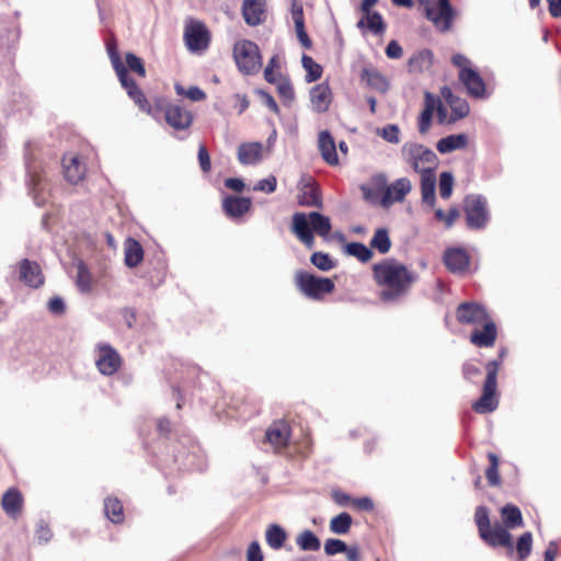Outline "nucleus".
I'll list each match as a JSON object with an SVG mask.
<instances>
[{
    "label": "nucleus",
    "instance_id": "1",
    "mask_svg": "<svg viewBox=\"0 0 561 561\" xmlns=\"http://www.w3.org/2000/svg\"><path fill=\"white\" fill-rule=\"evenodd\" d=\"M374 276L382 287L380 298L383 301H394L405 295L416 276L403 264L394 260H385L374 265Z\"/></svg>",
    "mask_w": 561,
    "mask_h": 561
},
{
    "label": "nucleus",
    "instance_id": "26",
    "mask_svg": "<svg viewBox=\"0 0 561 561\" xmlns=\"http://www.w3.org/2000/svg\"><path fill=\"white\" fill-rule=\"evenodd\" d=\"M20 278L30 287L37 288L44 283V276L37 263L23 260L20 264Z\"/></svg>",
    "mask_w": 561,
    "mask_h": 561
},
{
    "label": "nucleus",
    "instance_id": "17",
    "mask_svg": "<svg viewBox=\"0 0 561 561\" xmlns=\"http://www.w3.org/2000/svg\"><path fill=\"white\" fill-rule=\"evenodd\" d=\"M444 263L451 273L461 274L468 270L470 259L466 250L450 248L444 253Z\"/></svg>",
    "mask_w": 561,
    "mask_h": 561
},
{
    "label": "nucleus",
    "instance_id": "42",
    "mask_svg": "<svg viewBox=\"0 0 561 561\" xmlns=\"http://www.w3.org/2000/svg\"><path fill=\"white\" fill-rule=\"evenodd\" d=\"M346 253L348 255L357 257L360 262H368L373 257V251L370 248L359 242H351L346 245Z\"/></svg>",
    "mask_w": 561,
    "mask_h": 561
},
{
    "label": "nucleus",
    "instance_id": "55",
    "mask_svg": "<svg viewBox=\"0 0 561 561\" xmlns=\"http://www.w3.org/2000/svg\"><path fill=\"white\" fill-rule=\"evenodd\" d=\"M126 64L128 68L139 75L140 77H145L146 69L140 58H138L136 55L128 53L126 55Z\"/></svg>",
    "mask_w": 561,
    "mask_h": 561
},
{
    "label": "nucleus",
    "instance_id": "35",
    "mask_svg": "<svg viewBox=\"0 0 561 561\" xmlns=\"http://www.w3.org/2000/svg\"><path fill=\"white\" fill-rule=\"evenodd\" d=\"M358 28L367 27L375 34H380L385 31V23L382 16L378 12H368L357 22Z\"/></svg>",
    "mask_w": 561,
    "mask_h": 561
},
{
    "label": "nucleus",
    "instance_id": "30",
    "mask_svg": "<svg viewBox=\"0 0 561 561\" xmlns=\"http://www.w3.org/2000/svg\"><path fill=\"white\" fill-rule=\"evenodd\" d=\"M468 144V137L465 134L449 135L439 139L436 144L438 152L446 154L455 150L463 149Z\"/></svg>",
    "mask_w": 561,
    "mask_h": 561
},
{
    "label": "nucleus",
    "instance_id": "6",
    "mask_svg": "<svg viewBox=\"0 0 561 561\" xmlns=\"http://www.w3.org/2000/svg\"><path fill=\"white\" fill-rule=\"evenodd\" d=\"M295 284L304 296L313 300H321L325 295L331 294L335 287L332 279L314 276L302 271L295 274Z\"/></svg>",
    "mask_w": 561,
    "mask_h": 561
},
{
    "label": "nucleus",
    "instance_id": "49",
    "mask_svg": "<svg viewBox=\"0 0 561 561\" xmlns=\"http://www.w3.org/2000/svg\"><path fill=\"white\" fill-rule=\"evenodd\" d=\"M311 263L321 271H330L335 266L334 261L329 254L323 252H314L310 257Z\"/></svg>",
    "mask_w": 561,
    "mask_h": 561
},
{
    "label": "nucleus",
    "instance_id": "18",
    "mask_svg": "<svg viewBox=\"0 0 561 561\" xmlns=\"http://www.w3.org/2000/svg\"><path fill=\"white\" fill-rule=\"evenodd\" d=\"M62 169L66 180L71 184L79 183L85 174V165L76 153H67L62 158Z\"/></svg>",
    "mask_w": 561,
    "mask_h": 561
},
{
    "label": "nucleus",
    "instance_id": "38",
    "mask_svg": "<svg viewBox=\"0 0 561 561\" xmlns=\"http://www.w3.org/2000/svg\"><path fill=\"white\" fill-rule=\"evenodd\" d=\"M363 79L377 91L386 92L389 88L387 78L375 69H365Z\"/></svg>",
    "mask_w": 561,
    "mask_h": 561
},
{
    "label": "nucleus",
    "instance_id": "41",
    "mask_svg": "<svg viewBox=\"0 0 561 561\" xmlns=\"http://www.w3.org/2000/svg\"><path fill=\"white\" fill-rule=\"evenodd\" d=\"M104 511L107 518L113 523H121L123 520V505L119 500L107 497L104 501Z\"/></svg>",
    "mask_w": 561,
    "mask_h": 561
},
{
    "label": "nucleus",
    "instance_id": "64",
    "mask_svg": "<svg viewBox=\"0 0 561 561\" xmlns=\"http://www.w3.org/2000/svg\"><path fill=\"white\" fill-rule=\"evenodd\" d=\"M551 16L561 18V0H547Z\"/></svg>",
    "mask_w": 561,
    "mask_h": 561
},
{
    "label": "nucleus",
    "instance_id": "61",
    "mask_svg": "<svg viewBox=\"0 0 561 561\" xmlns=\"http://www.w3.org/2000/svg\"><path fill=\"white\" fill-rule=\"evenodd\" d=\"M198 161L204 172H208L210 170V158L205 146H199L198 148Z\"/></svg>",
    "mask_w": 561,
    "mask_h": 561
},
{
    "label": "nucleus",
    "instance_id": "54",
    "mask_svg": "<svg viewBox=\"0 0 561 561\" xmlns=\"http://www.w3.org/2000/svg\"><path fill=\"white\" fill-rule=\"evenodd\" d=\"M533 536L530 533L523 534L517 541V552L524 560L531 551Z\"/></svg>",
    "mask_w": 561,
    "mask_h": 561
},
{
    "label": "nucleus",
    "instance_id": "15",
    "mask_svg": "<svg viewBox=\"0 0 561 561\" xmlns=\"http://www.w3.org/2000/svg\"><path fill=\"white\" fill-rule=\"evenodd\" d=\"M412 184L407 178H400L390 185H388L381 197V205L386 208L390 207L396 202L404 199L405 195L411 192Z\"/></svg>",
    "mask_w": 561,
    "mask_h": 561
},
{
    "label": "nucleus",
    "instance_id": "11",
    "mask_svg": "<svg viewBox=\"0 0 561 561\" xmlns=\"http://www.w3.org/2000/svg\"><path fill=\"white\" fill-rule=\"evenodd\" d=\"M209 33L206 26L196 20H188L184 28V41L190 51L205 50L209 45Z\"/></svg>",
    "mask_w": 561,
    "mask_h": 561
},
{
    "label": "nucleus",
    "instance_id": "10",
    "mask_svg": "<svg viewBox=\"0 0 561 561\" xmlns=\"http://www.w3.org/2000/svg\"><path fill=\"white\" fill-rule=\"evenodd\" d=\"M465 213L467 225L470 229H482L485 227L489 216L486 202L482 196H468L465 201Z\"/></svg>",
    "mask_w": 561,
    "mask_h": 561
},
{
    "label": "nucleus",
    "instance_id": "47",
    "mask_svg": "<svg viewBox=\"0 0 561 561\" xmlns=\"http://www.w3.org/2000/svg\"><path fill=\"white\" fill-rule=\"evenodd\" d=\"M277 92L285 103H291L295 98L294 89L291 83L286 78H278L275 82Z\"/></svg>",
    "mask_w": 561,
    "mask_h": 561
},
{
    "label": "nucleus",
    "instance_id": "62",
    "mask_svg": "<svg viewBox=\"0 0 561 561\" xmlns=\"http://www.w3.org/2000/svg\"><path fill=\"white\" fill-rule=\"evenodd\" d=\"M257 93L261 95L264 104L272 111L274 112L275 114H278L279 113V107L277 105V103L275 102V100L273 99V96L263 91V90H259Z\"/></svg>",
    "mask_w": 561,
    "mask_h": 561
},
{
    "label": "nucleus",
    "instance_id": "46",
    "mask_svg": "<svg viewBox=\"0 0 561 561\" xmlns=\"http://www.w3.org/2000/svg\"><path fill=\"white\" fill-rule=\"evenodd\" d=\"M290 15L295 25V32L305 31L304 8L298 0H293Z\"/></svg>",
    "mask_w": 561,
    "mask_h": 561
},
{
    "label": "nucleus",
    "instance_id": "4",
    "mask_svg": "<svg viewBox=\"0 0 561 561\" xmlns=\"http://www.w3.org/2000/svg\"><path fill=\"white\" fill-rule=\"evenodd\" d=\"M107 51H108L113 68L115 69L116 75L119 79V82L122 83L124 89L127 91V94L129 95V98L133 99L135 104L142 112H146L147 114L152 115V108H151L150 104L148 103L145 94L138 88L136 82L128 76L127 69L122 64L121 58L116 51L115 45L108 44Z\"/></svg>",
    "mask_w": 561,
    "mask_h": 561
},
{
    "label": "nucleus",
    "instance_id": "37",
    "mask_svg": "<svg viewBox=\"0 0 561 561\" xmlns=\"http://www.w3.org/2000/svg\"><path fill=\"white\" fill-rule=\"evenodd\" d=\"M370 248L377 250L380 254H386L390 251L391 240L386 228H378L375 231L370 240Z\"/></svg>",
    "mask_w": 561,
    "mask_h": 561
},
{
    "label": "nucleus",
    "instance_id": "12",
    "mask_svg": "<svg viewBox=\"0 0 561 561\" xmlns=\"http://www.w3.org/2000/svg\"><path fill=\"white\" fill-rule=\"evenodd\" d=\"M121 364L119 354L111 345L103 343L96 346L95 365L102 375H114L121 367Z\"/></svg>",
    "mask_w": 561,
    "mask_h": 561
},
{
    "label": "nucleus",
    "instance_id": "27",
    "mask_svg": "<svg viewBox=\"0 0 561 561\" xmlns=\"http://www.w3.org/2000/svg\"><path fill=\"white\" fill-rule=\"evenodd\" d=\"M263 145L261 142H245L238 148V160L241 164H256L263 159Z\"/></svg>",
    "mask_w": 561,
    "mask_h": 561
},
{
    "label": "nucleus",
    "instance_id": "57",
    "mask_svg": "<svg viewBox=\"0 0 561 561\" xmlns=\"http://www.w3.org/2000/svg\"><path fill=\"white\" fill-rule=\"evenodd\" d=\"M458 216L459 213L456 208L450 209L448 214H445L440 208L435 210L436 219L444 221L447 228H450L455 224Z\"/></svg>",
    "mask_w": 561,
    "mask_h": 561
},
{
    "label": "nucleus",
    "instance_id": "28",
    "mask_svg": "<svg viewBox=\"0 0 561 561\" xmlns=\"http://www.w3.org/2000/svg\"><path fill=\"white\" fill-rule=\"evenodd\" d=\"M251 204L248 197L228 196L222 202V208L229 217L238 218L250 209Z\"/></svg>",
    "mask_w": 561,
    "mask_h": 561
},
{
    "label": "nucleus",
    "instance_id": "60",
    "mask_svg": "<svg viewBox=\"0 0 561 561\" xmlns=\"http://www.w3.org/2000/svg\"><path fill=\"white\" fill-rule=\"evenodd\" d=\"M386 55L390 59H399L403 55V49L397 41H391L386 47Z\"/></svg>",
    "mask_w": 561,
    "mask_h": 561
},
{
    "label": "nucleus",
    "instance_id": "33",
    "mask_svg": "<svg viewBox=\"0 0 561 561\" xmlns=\"http://www.w3.org/2000/svg\"><path fill=\"white\" fill-rule=\"evenodd\" d=\"M501 516L503 525L506 528L514 529L523 525V516L520 510L513 505L507 504L501 508Z\"/></svg>",
    "mask_w": 561,
    "mask_h": 561
},
{
    "label": "nucleus",
    "instance_id": "22",
    "mask_svg": "<svg viewBox=\"0 0 561 561\" xmlns=\"http://www.w3.org/2000/svg\"><path fill=\"white\" fill-rule=\"evenodd\" d=\"M495 340L496 327L492 319L479 327H476L474 331L470 336L471 343L479 347L493 346Z\"/></svg>",
    "mask_w": 561,
    "mask_h": 561
},
{
    "label": "nucleus",
    "instance_id": "23",
    "mask_svg": "<svg viewBox=\"0 0 561 561\" xmlns=\"http://www.w3.org/2000/svg\"><path fill=\"white\" fill-rule=\"evenodd\" d=\"M440 94L451 108L449 122H456L468 115L470 108L466 100L455 96L448 87H444Z\"/></svg>",
    "mask_w": 561,
    "mask_h": 561
},
{
    "label": "nucleus",
    "instance_id": "25",
    "mask_svg": "<svg viewBox=\"0 0 561 561\" xmlns=\"http://www.w3.org/2000/svg\"><path fill=\"white\" fill-rule=\"evenodd\" d=\"M318 147L323 160L328 164L336 165L339 163L336 145L332 135L328 130H322L319 133Z\"/></svg>",
    "mask_w": 561,
    "mask_h": 561
},
{
    "label": "nucleus",
    "instance_id": "24",
    "mask_svg": "<svg viewBox=\"0 0 561 561\" xmlns=\"http://www.w3.org/2000/svg\"><path fill=\"white\" fill-rule=\"evenodd\" d=\"M481 538L491 546L512 548V535L504 525L499 523L491 526Z\"/></svg>",
    "mask_w": 561,
    "mask_h": 561
},
{
    "label": "nucleus",
    "instance_id": "43",
    "mask_svg": "<svg viewBox=\"0 0 561 561\" xmlns=\"http://www.w3.org/2000/svg\"><path fill=\"white\" fill-rule=\"evenodd\" d=\"M301 64L304 69L307 71V82H313L320 79L322 75V67L319 64H317L310 56L302 55Z\"/></svg>",
    "mask_w": 561,
    "mask_h": 561
},
{
    "label": "nucleus",
    "instance_id": "3",
    "mask_svg": "<svg viewBox=\"0 0 561 561\" xmlns=\"http://www.w3.org/2000/svg\"><path fill=\"white\" fill-rule=\"evenodd\" d=\"M397 7L412 8L413 0H391ZM423 5L426 18L442 32L450 28L453 20L456 15L449 0H419Z\"/></svg>",
    "mask_w": 561,
    "mask_h": 561
},
{
    "label": "nucleus",
    "instance_id": "44",
    "mask_svg": "<svg viewBox=\"0 0 561 561\" xmlns=\"http://www.w3.org/2000/svg\"><path fill=\"white\" fill-rule=\"evenodd\" d=\"M370 183L373 185V188L367 184L362 185V191H363L366 199L373 198L374 190H380V191L385 192L386 187L388 186L387 185V176L381 173L374 175L370 180Z\"/></svg>",
    "mask_w": 561,
    "mask_h": 561
},
{
    "label": "nucleus",
    "instance_id": "9",
    "mask_svg": "<svg viewBox=\"0 0 561 561\" xmlns=\"http://www.w3.org/2000/svg\"><path fill=\"white\" fill-rule=\"evenodd\" d=\"M453 64L459 68V79L466 87L468 93L474 98H484V81L481 76L471 68L470 60L461 54H456L453 56Z\"/></svg>",
    "mask_w": 561,
    "mask_h": 561
},
{
    "label": "nucleus",
    "instance_id": "52",
    "mask_svg": "<svg viewBox=\"0 0 561 561\" xmlns=\"http://www.w3.org/2000/svg\"><path fill=\"white\" fill-rule=\"evenodd\" d=\"M474 518L479 528V534L482 536L491 527L488 510L484 506H479L476 510Z\"/></svg>",
    "mask_w": 561,
    "mask_h": 561
},
{
    "label": "nucleus",
    "instance_id": "59",
    "mask_svg": "<svg viewBox=\"0 0 561 561\" xmlns=\"http://www.w3.org/2000/svg\"><path fill=\"white\" fill-rule=\"evenodd\" d=\"M247 561H263V554L259 542L253 541L247 550Z\"/></svg>",
    "mask_w": 561,
    "mask_h": 561
},
{
    "label": "nucleus",
    "instance_id": "63",
    "mask_svg": "<svg viewBox=\"0 0 561 561\" xmlns=\"http://www.w3.org/2000/svg\"><path fill=\"white\" fill-rule=\"evenodd\" d=\"M48 309L51 313L60 314L65 311V302L60 297H54L48 302Z\"/></svg>",
    "mask_w": 561,
    "mask_h": 561
},
{
    "label": "nucleus",
    "instance_id": "16",
    "mask_svg": "<svg viewBox=\"0 0 561 561\" xmlns=\"http://www.w3.org/2000/svg\"><path fill=\"white\" fill-rule=\"evenodd\" d=\"M290 437V427L285 421L274 422L265 433L266 442L275 449L284 448Z\"/></svg>",
    "mask_w": 561,
    "mask_h": 561
},
{
    "label": "nucleus",
    "instance_id": "2",
    "mask_svg": "<svg viewBox=\"0 0 561 561\" xmlns=\"http://www.w3.org/2000/svg\"><path fill=\"white\" fill-rule=\"evenodd\" d=\"M331 228V219L318 211L295 213L291 218L293 233L309 249L314 244V234L328 239Z\"/></svg>",
    "mask_w": 561,
    "mask_h": 561
},
{
    "label": "nucleus",
    "instance_id": "32",
    "mask_svg": "<svg viewBox=\"0 0 561 561\" xmlns=\"http://www.w3.org/2000/svg\"><path fill=\"white\" fill-rule=\"evenodd\" d=\"M436 104L437 98L428 92L425 93V106L419 117V131L421 134L428 131Z\"/></svg>",
    "mask_w": 561,
    "mask_h": 561
},
{
    "label": "nucleus",
    "instance_id": "7",
    "mask_svg": "<svg viewBox=\"0 0 561 561\" xmlns=\"http://www.w3.org/2000/svg\"><path fill=\"white\" fill-rule=\"evenodd\" d=\"M500 362L492 360L486 365V379L483 386V393L481 398L472 404L476 412L484 414L493 412L499 404L496 397L497 388V371Z\"/></svg>",
    "mask_w": 561,
    "mask_h": 561
},
{
    "label": "nucleus",
    "instance_id": "40",
    "mask_svg": "<svg viewBox=\"0 0 561 561\" xmlns=\"http://www.w3.org/2000/svg\"><path fill=\"white\" fill-rule=\"evenodd\" d=\"M352 523V516L343 512L330 520V531L335 535H346L351 529Z\"/></svg>",
    "mask_w": 561,
    "mask_h": 561
},
{
    "label": "nucleus",
    "instance_id": "45",
    "mask_svg": "<svg viewBox=\"0 0 561 561\" xmlns=\"http://www.w3.org/2000/svg\"><path fill=\"white\" fill-rule=\"evenodd\" d=\"M76 280L77 286L82 293H88L91 289V275L82 262L77 264Z\"/></svg>",
    "mask_w": 561,
    "mask_h": 561
},
{
    "label": "nucleus",
    "instance_id": "13",
    "mask_svg": "<svg viewBox=\"0 0 561 561\" xmlns=\"http://www.w3.org/2000/svg\"><path fill=\"white\" fill-rule=\"evenodd\" d=\"M456 317L460 323L471 324L474 328L491 320L486 310L476 302L460 304L457 308Z\"/></svg>",
    "mask_w": 561,
    "mask_h": 561
},
{
    "label": "nucleus",
    "instance_id": "51",
    "mask_svg": "<svg viewBox=\"0 0 561 561\" xmlns=\"http://www.w3.org/2000/svg\"><path fill=\"white\" fill-rule=\"evenodd\" d=\"M454 176L449 172H443L439 178V194L442 198H449L453 193Z\"/></svg>",
    "mask_w": 561,
    "mask_h": 561
},
{
    "label": "nucleus",
    "instance_id": "31",
    "mask_svg": "<svg viewBox=\"0 0 561 561\" xmlns=\"http://www.w3.org/2000/svg\"><path fill=\"white\" fill-rule=\"evenodd\" d=\"M435 187H436V176L435 170H431L428 172L421 173V191H422V199L424 203L430 206L435 205Z\"/></svg>",
    "mask_w": 561,
    "mask_h": 561
},
{
    "label": "nucleus",
    "instance_id": "53",
    "mask_svg": "<svg viewBox=\"0 0 561 561\" xmlns=\"http://www.w3.org/2000/svg\"><path fill=\"white\" fill-rule=\"evenodd\" d=\"M324 553L327 556H335L346 550V543L340 539L329 538L324 542Z\"/></svg>",
    "mask_w": 561,
    "mask_h": 561
},
{
    "label": "nucleus",
    "instance_id": "39",
    "mask_svg": "<svg viewBox=\"0 0 561 561\" xmlns=\"http://www.w3.org/2000/svg\"><path fill=\"white\" fill-rule=\"evenodd\" d=\"M296 543L302 551H318L321 547L320 539L311 530L301 531Z\"/></svg>",
    "mask_w": 561,
    "mask_h": 561
},
{
    "label": "nucleus",
    "instance_id": "56",
    "mask_svg": "<svg viewBox=\"0 0 561 561\" xmlns=\"http://www.w3.org/2000/svg\"><path fill=\"white\" fill-rule=\"evenodd\" d=\"M430 51H421L419 54H415L410 58V67L413 70H422L423 66H427L430 64Z\"/></svg>",
    "mask_w": 561,
    "mask_h": 561
},
{
    "label": "nucleus",
    "instance_id": "48",
    "mask_svg": "<svg viewBox=\"0 0 561 561\" xmlns=\"http://www.w3.org/2000/svg\"><path fill=\"white\" fill-rule=\"evenodd\" d=\"M175 92L178 95L186 96L191 101H203L206 99V94L198 87H190L185 90L181 84L176 83L174 85Z\"/></svg>",
    "mask_w": 561,
    "mask_h": 561
},
{
    "label": "nucleus",
    "instance_id": "36",
    "mask_svg": "<svg viewBox=\"0 0 561 561\" xmlns=\"http://www.w3.org/2000/svg\"><path fill=\"white\" fill-rule=\"evenodd\" d=\"M298 203L301 206H314L321 207L322 201L320 196V192L317 187L311 184H307L301 188V192L298 196Z\"/></svg>",
    "mask_w": 561,
    "mask_h": 561
},
{
    "label": "nucleus",
    "instance_id": "20",
    "mask_svg": "<svg viewBox=\"0 0 561 561\" xmlns=\"http://www.w3.org/2000/svg\"><path fill=\"white\" fill-rule=\"evenodd\" d=\"M309 95L312 111L324 113L329 110L332 102V92L327 83H319L312 87Z\"/></svg>",
    "mask_w": 561,
    "mask_h": 561
},
{
    "label": "nucleus",
    "instance_id": "29",
    "mask_svg": "<svg viewBox=\"0 0 561 561\" xmlns=\"http://www.w3.org/2000/svg\"><path fill=\"white\" fill-rule=\"evenodd\" d=\"M124 256L126 266L133 268L139 265L144 260V249L141 244L137 240L128 238L124 242Z\"/></svg>",
    "mask_w": 561,
    "mask_h": 561
},
{
    "label": "nucleus",
    "instance_id": "21",
    "mask_svg": "<svg viewBox=\"0 0 561 561\" xmlns=\"http://www.w3.org/2000/svg\"><path fill=\"white\" fill-rule=\"evenodd\" d=\"M24 505L23 494L16 488L8 489L1 499V507L11 518H18Z\"/></svg>",
    "mask_w": 561,
    "mask_h": 561
},
{
    "label": "nucleus",
    "instance_id": "34",
    "mask_svg": "<svg viewBox=\"0 0 561 561\" xmlns=\"http://www.w3.org/2000/svg\"><path fill=\"white\" fill-rule=\"evenodd\" d=\"M287 539L286 531L277 524H272L266 528V543L274 550H278L284 546Z\"/></svg>",
    "mask_w": 561,
    "mask_h": 561
},
{
    "label": "nucleus",
    "instance_id": "5",
    "mask_svg": "<svg viewBox=\"0 0 561 561\" xmlns=\"http://www.w3.org/2000/svg\"><path fill=\"white\" fill-rule=\"evenodd\" d=\"M403 160L417 173L435 170L437 157L435 152L423 145L407 142L401 149Z\"/></svg>",
    "mask_w": 561,
    "mask_h": 561
},
{
    "label": "nucleus",
    "instance_id": "14",
    "mask_svg": "<svg viewBox=\"0 0 561 561\" xmlns=\"http://www.w3.org/2000/svg\"><path fill=\"white\" fill-rule=\"evenodd\" d=\"M164 118L175 130H185L193 124L192 112L179 104H168L164 108Z\"/></svg>",
    "mask_w": 561,
    "mask_h": 561
},
{
    "label": "nucleus",
    "instance_id": "8",
    "mask_svg": "<svg viewBox=\"0 0 561 561\" xmlns=\"http://www.w3.org/2000/svg\"><path fill=\"white\" fill-rule=\"evenodd\" d=\"M233 58L238 69L244 75L257 72L262 66L257 45L248 39H242L234 44Z\"/></svg>",
    "mask_w": 561,
    "mask_h": 561
},
{
    "label": "nucleus",
    "instance_id": "50",
    "mask_svg": "<svg viewBox=\"0 0 561 561\" xmlns=\"http://www.w3.org/2000/svg\"><path fill=\"white\" fill-rule=\"evenodd\" d=\"M377 135L382 137L390 144H398L400 141V129L394 124H389L382 128H377Z\"/></svg>",
    "mask_w": 561,
    "mask_h": 561
},
{
    "label": "nucleus",
    "instance_id": "58",
    "mask_svg": "<svg viewBox=\"0 0 561 561\" xmlns=\"http://www.w3.org/2000/svg\"><path fill=\"white\" fill-rule=\"evenodd\" d=\"M277 180L271 175L266 179L260 180L253 187L254 191L273 193L276 190Z\"/></svg>",
    "mask_w": 561,
    "mask_h": 561
},
{
    "label": "nucleus",
    "instance_id": "19",
    "mask_svg": "<svg viewBox=\"0 0 561 561\" xmlns=\"http://www.w3.org/2000/svg\"><path fill=\"white\" fill-rule=\"evenodd\" d=\"M265 0H243L242 16L251 26L260 25L265 20Z\"/></svg>",
    "mask_w": 561,
    "mask_h": 561
}]
</instances>
